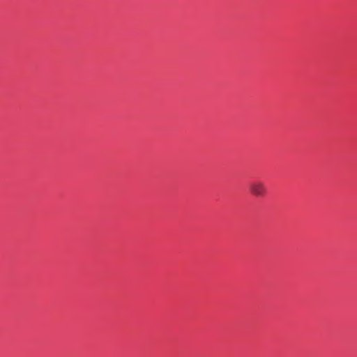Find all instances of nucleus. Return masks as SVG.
<instances>
[{
	"label": "nucleus",
	"mask_w": 357,
	"mask_h": 357,
	"mask_svg": "<svg viewBox=\"0 0 357 357\" xmlns=\"http://www.w3.org/2000/svg\"><path fill=\"white\" fill-rule=\"evenodd\" d=\"M249 191L255 197H263L267 193V188L262 181L255 180L250 183Z\"/></svg>",
	"instance_id": "nucleus-1"
}]
</instances>
